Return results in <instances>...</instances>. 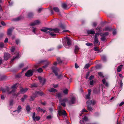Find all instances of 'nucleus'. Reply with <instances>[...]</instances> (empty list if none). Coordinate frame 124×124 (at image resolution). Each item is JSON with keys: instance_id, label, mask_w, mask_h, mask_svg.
I'll list each match as a JSON object with an SVG mask.
<instances>
[{"instance_id": "36", "label": "nucleus", "mask_w": 124, "mask_h": 124, "mask_svg": "<svg viewBox=\"0 0 124 124\" xmlns=\"http://www.w3.org/2000/svg\"><path fill=\"white\" fill-rule=\"evenodd\" d=\"M123 66V65H121L120 66H118V68L117 69V71L118 72H120L121 70V67Z\"/></svg>"}, {"instance_id": "4", "label": "nucleus", "mask_w": 124, "mask_h": 124, "mask_svg": "<svg viewBox=\"0 0 124 124\" xmlns=\"http://www.w3.org/2000/svg\"><path fill=\"white\" fill-rule=\"evenodd\" d=\"M96 104V102L94 100L93 101L91 100H89L86 102V104L87 105H94Z\"/></svg>"}, {"instance_id": "10", "label": "nucleus", "mask_w": 124, "mask_h": 124, "mask_svg": "<svg viewBox=\"0 0 124 124\" xmlns=\"http://www.w3.org/2000/svg\"><path fill=\"white\" fill-rule=\"evenodd\" d=\"M108 34V32H106L104 33H100V35L101 37V39H106L105 37L107 36Z\"/></svg>"}, {"instance_id": "25", "label": "nucleus", "mask_w": 124, "mask_h": 124, "mask_svg": "<svg viewBox=\"0 0 124 124\" xmlns=\"http://www.w3.org/2000/svg\"><path fill=\"white\" fill-rule=\"evenodd\" d=\"M37 97L38 96L37 95H35L34 93L33 94V95L32 96H31L30 100L31 101H33L34 100L35 98Z\"/></svg>"}, {"instance_id": "41", "label": "nucleus", "mask_w": 124, "mask_h": 124, "mask_svg": "<svg viewBox=\"0 0 124 124\" xmlns=\"http://www.w3.org/2000/svg\"><path fill=\"white\" fill-rule=\"evenodd\" d=\"M94 50L96 51H97L101 52L102 51H100V50L99 49V48L97 47H95L94 48Z\"/></svg>"}, {"instance_id": "3", "label": "nucleus", "mask_w": 124, "mask_h": 124, "mask_svg": "<svg viewBox=\"0 0 124 124\" xmlns=\"http://www.w3.org/2000/svg\"><path fill=\"white\" fill-rule=\"evenodd\" d=\"M63 45L65 46L67 45L69 46L71 45V41L70 39H63Z\"/></svg>"}, {"instance_id": "60", "label": "nucleus", "mask_w": 124, "mask_h": 124, "mask_svg": "<svg viewBox=\"0 0 124 124\" xmlns=\"http://www.w3.org/2000/svg\"><path fill=\"white\" fill-rule=\"evenodd\" d=\"M13 100H11L9 102V105H10L12 106L13 105Z\"/></svg>"}, {"instance_id": "5", "label": "nucleus", "mask_w": 124, "mask_h": 124, "mask_svg": "<svg viewBox=\"0 0 124 124\" xmlns=\"http://www.w3.org/2000/svg\"><path fill=\"white\" fill-rule=\"evenodd\" d=\"M68 101V99L67 98H65L63 99H61L60 100L59 102L61 103V105L64 107L66 106L65 102Z\"/></svg>"}, {"instance_id": "7", "label": "nucleus", "mask_w": 124, "mask_h": 124, "mask_svg": "<svg viewBox=\"0 0 124 124\" xmlns=\"http://www.w3.org/2000/svg\"><path fill=\"white\" fill-rule=\"evenodd\" d=\"M53 72L56 76L58 75L57 71H59V69L56 67H53L52 68Z\"/></svg>"}, {"instance_id": "21", "label": "nucleus", "mask_w": 124, "mask_h": 124, "mask_svg": "<svg viewBox=\"0 0 124 124\" xmlns=\"http://www.w3.org/2000/svg\"><path fill=\"white\" fill-rule=\"evenodd\" d=\"M47 30V32H46V33H48L51 36L53 37H54L56 36V34L52 33V32L48 31Z\"/></svg>"}, {"instance_id": "48", "label": "nucleus", "mask_w": 124, "mask_h": 124, "mask_svg": "<svg viewBox=\"0 0 124 124\" xmlns=\"http://www.w3.org/2000/svg\"><path fill=\"white\" fill-rule=\"evenodd\" d=\"M60 27L62 28V29H64L65 28V26L64 25L62 24V23H61L60 25Z\"/></svg>"}, {"instance_id": "58", "label": "nucleus", "mask_w": 124, "mask_h": 124, "mask_svg": "<svg viewBox=\"0 0 124 124\" xmlns=\"http://www.w3.org/2000/svg\"><path fill=\"white\" fill-rule=\"evenodd\" d=\"M107 16L108 17H111L113 15L111 14H107Z\"/></svg>"}, {"instance_id": "53", "label": "nucleus", "mask_w": 124, "mask_h": 124, "mask_svg": "<svg viewBox=\"0 0 124 124\" xmlns=\"http://www.w3.org/2000/svg\"><path fill=\"white\" fill-rule=\"evenodd\" d=\"M15 49V47L13 46L11 48V50L12 52H13L14 51Z\"/></svg>"}, {"instance_id": "30", "label": "nucleus", "mask_w": 124, "mask_h": 124, "mask_svg": "<svg viewBox=\"0 0 124 124\" xmlns=\"http://www.w3.org/2000/svg\"><path fill=\"white\" fill-rule=\"evenodd\" d=\"M79 50V48L77 46H76L74 50V52L75 54H77Z\"/></svg>"}, {"instance_id": "11", "label": "nucleus", "mask_w": 124, "mask_h": 124, "mask_svg": "<svg viewBox=\"0 0 124 124\" xmlns=\"http://www.w3.org/2000/svg\"><path fill=\"white\" fill-rule=\"evenodd\" d=\"M39 21L38 20L35 21L31 23L29 25L30 26H33L35 25H38L39 23Z\"/></svg>"}, {"instance_id": "13", "label": "nucleus", "mask_w": 124, "mask_h": 124, "mask_svg": "<svg viewBox=\"0 0 124 124\" xmlns=\"http://www.w3.org/2000/svg\"><path fill=\"white\" fill-rule=\"evenodd\" d=\"M10 57V54L8 53H5L4 54V57L5 60H7Z\"/></svg>"}, {"instance_id": "54", "label": "nucleus", "mask_w": 124, "mask_h": 124, "mask_svg": "<svg viewBox=\"0 0 124 124\" xmlns=\"http://www.w3.org/2000/svg\"><path fill=\"white\" fill-rule=\"evenodd\" d=\"M38 71L39 72H42L43 70L41 68H39L38 69Z\"/></svg>"}, {"instance_id": "17", "label": "nucleus", "mask_w": 124, "mask_h": 124, "mask_svg": "<svg viewBox=\"0 0 124 124\" xmlns=\"http://www.w3.org/2000/svg\"><path fill=\"white\" fill-rule=\"evenodd\" d=\"M13 31V29L11 28L8 29V30L7 34L8 35H11Z\"/></svg>"}, {"instance_id": "56", "label": "nucleus", "mask_w": 124, "mask_h": 124, "mask_svg": "<svg viewBox=\"0 0 124 124\" xmlns=\"http://www.w3.org/2000/svg\"><path fill=\"white\" fill-rule=\"evenodd\" d=\"M98 75L101 77H103V75L101 72H99L98 73Z\"/></svg>"}, {"instance_id": "28", "label": "nucleus", "mask_w": 124, "mask_h": 124, "mask_svg": "<svg viewBox=\"0 0 124 124\" xmlns=\"http://www.w3.org/2000/svg\"><path fill=\"white\" fill-rule=\"evenodd\" d=\"M34 16V14L32 12H29L28 14V17L29 18H32Z\"/></svg>"}, {"instance_id": "19", "label": "nucleus", "mask_w": 124, "mask_h": 124, "mask_svg": "<svg viewBox=\"0 0 124 124\" xmlns=\"http://www.w3.org/2000/svg\"><path fill=\"white\" fill-rule=\"evenodd\" d=\"M28 90V89L27 88H22L21 89L20 91L22 93H24L26 92Z\"/></svg>"}, {"instance_id": "55", "label": "nucleus", "mask_w": 124, "mask_h": 124, "mask_svg": "<svg viewBox=\"0 0 124 124\" xmlns=\"http://www.w3.org/2000/svg\"><path fill=\"white\" fill-rule=\"evenodd\" d=\"M94 76L93 75H91L89 77V80H91L94 78Z\"/></svg>"}, {"instance_id": "16", "label": "nucleus", "mask_w": 124, "mask_h": 124, "mask_svg": "<svg viewBox=\"0 0 124 124\" xmlns=\"http://www.w3.org/2000/svg\"><path fill=\"white\" fill-rule=\"evenodd\" d=\"M34 94L37 95L38 96V95L41 96L44 94V93L41 91H36L34 93Z\"/></svg>"}, {"instance_id": "44", "label": "nucleus", "mask_w": 124, "mask_h": 124, "mask_svg": "<svg viewBox=\"0 0 124 124\" xmlns=\"http://www.w3.org/2000/svg\"><path fill=\"white\" fill-rule=\"evenodd\" d=\"M68 89H66L63 90V92L65 94H68Z\"/></svg>"}, {"instance_id": "63", "label": "nucleus", "mask_w": 124, "mask_h": 124, "mask_svg": "<svg viewBox=\"0 0 124 124\" xmlns=\"http://www.w3.org/2000/svg\"><path fill=\"white\" fill-rule=\"evenodd\" d=\"M120 85L121 87H122L123 85V84L122 81H120Z\"/></svg>"}, {"instance_id": "33", "label": "nucleus", "mask_w": 124, "mask_h": 124, "mask_svg": "<svg viewBox=\"0 0 124 124\" xmlns=\"http://www.w3.org/2000/svg\"><path fill=\"white\" fill-rule=\"evenodd\" d=\"M112 29L111 28L109 27H107L105 28L104 29V30L105 31H110Z\"/></svg>"}, {"instance_id": "37", "label": "nucleus", "mask_w": 124, "mask_h": 124, "mask_svg": "<svg viewBox=\"0 0 124 124\" xmlns=\"http://www.w3.org/2000/svg\"><path fill=\"white\" fill-rule=\"evenodd\" d=\"M26 110L28 112L30 111L31 110V107L29 105H27L26 107Z\"/></svg>"}, {"instance_id": "57", "label": "nucleus", "mask_w": 124, "mask_h": 124, "mask_svg": "<svg viewBox=\"0 0 124 124\" xmlns=\"http://www.w3.org/2000/svg\"><path fill=\"white\" fill-rule=\"evenodd\" d=\"M1 23L3 26H4L6 25V24L3 21H1Z\"/></svg>"}, {"instance_id": "61", "label": "nucleus", "mask_w": 124, "mask_h": 124, "mask_svg": "<svg viewBox=\"0 0 124 124\" xmlns=\"http://www.w3.org/2000/svg\"><path fill=\"white\" fill-rule=\"evenodd\" d=\"M24 64L23 63H21L19 67L20 68H21L23 67L24 66Z\"/></svg>"}, {"instance_id": "12", "label": "nucleus", "mask_w": 124, "mask_h": 124, "mask_svg": "<svg viewBox=\"0 0 124 124\" xmlns=\"http://www.w3.org/2000/svg\"><path fill=\"white\" fill-rule=\"evenodd\" d=\"M35 116V113L34 112L33 113V115L32 116V118L33 120L35 121H38L40 119V117L39 116Z\"/></svg>"}, {"instance_id": "39", "label": "nucleus", "mask_w": 124, "mask_h": 124, "mask_svg": "<svg viewBox=\"0 0 124 124\" xmlns=\"http://www.w3.org/2000/svg\"><path fill=\"white\" fill-rule=\"evenodd\" d=\"M49 91L50 92H57V91L56 90L53 88H51L49 89Z\"/></svg>"}, {"instance_id": "20", "label": "nucleus", "mask_w": 124, "mask_h": 124, "mask_svg": "<svg viewBox=\"0 0 124 124\" xmlns=\"http://www.w3.org/2000/svg\"><path fill=\"white\" fill-rule=\"evenodd\" d=\"M75 99L74 97H72L71 101L69 102V103L70 104H73L75 102Z\"/></svg>"}, {"instance_id": "35", "label": "nucleus", "mask_w": 124, "mask_h": 124, "mask_svg": "<svg viewBox=\"0 0 124 124\" xmlns=\"http://www.w3.org/2000/svg\"><path fill=\"white\" fill-rule=\"evenodd\" d=\"M27 97V96L26 95H23V97L21 98L22 101L23 102L24 101V100Z\"/></svg>"}, {"instance_id": "52", "label": "nucleus", "mask_w": 124, "mask_h": 124, "mask_svg": "<svg viewBox=\"0 0 124 124\" xmlns=\"http://www.w3.org/2000/svg\"><path fill=\"white\" fill-rule=\"evenodd\" d=\"M116 33V29H114L113 31V34L114 35H115Z\"/></svg>"}, {"instance_id": "9", "label": "nucleus", "mask_w": 124, "mask_h": 124, "mask_svg": "<svg viewBox=\"0 0 124 124\" xmlns=\"http://www.w3.org/2000/svg\"><path fill=\"white\" fill-rule=\"evenodd\" d=\"M17 84H16L12 86L11 87V88L13 89V90L11 91L8 92V94H9L15 91V90L16 89L18 86H17Z\"/></svg>"}, {"instance_id": "40", "label": "nucleus", "mask_w": 124, "mask_h": 124, "mask_svg": "<svg viewBox=\"0 0 124 124\" xmlns=\"http://www.w3.org/2000/svg\"><path fill=\"white\" fill-rule=\"evenodd\" d=\"M101 58L104 62H105L106 61V57L104 55H102L101 56Z\"/></svg>"}, {"instance_id": "32", "label": "nucleus", "mask_w": 124, "mask_h": 124, "mask_svg": "<svg viewBox=\"0 0 124 124\" xmlns=\"http://www.w3.org/2000/svg\"><path fill=\"white\" fill-rule=\"evenodd\" d=\"M53 10L55 12H59L60 10L57 7H54L53 8Z\"/></svg>"}, {"instance_id": "59", "label": "nucleus", "mask_w": 124, "mask_h": 124, "mask_svg": "<svg viewBox=\"0 0 124 124\" xmlns=\"http://www.w3.org/2000/svg\"><path fill=\"white\" fill-rule=\"evenodd\" d=\"M97 25V23L96 22H93V26L95 27Z\"/></svg>"}, {"instance_id": "24", "label": "nucleus", "mask_w": 124, "mask_h": 124, "mask_svg": "<svg viewBox=\"0 0 124 124\" xmlns=\"http://www.w3.org/2000/svg\"><path fill=\"white\" fill-rule=\"evenodd\" d=\"M1 90L4 93L6 92H8L9 90V89L8 87H6V89H5L3 88H1Z\"/></svg>"}, {"instance_id": "62", "label": "nucleus", "mask_w": 124, "mask_h": 124, "mask_svg": "<svg viewBox=\"0 0 124 124\" xmlns=\"http://www.w3.org/2000/svg\"><path fill=\"white\" fill-rule=\"evenodd\" d=\"M46 118L47 119H50L51 118L52 116L50 115H49L47 116Z\"/></svg>"}, {"instance_id": "51", "label": "nucleus", "mask_w": 124, "mask_h": 124, "mask_svg": "<svg viewBox=\"0 0 124 124\" xmlns=\"http://www.w3.org/2000/svg\"><path fill=\"white\" fill-rule=\"evenodd\" d=\"M4 43L2 42L0 43V47L1 48H3L4 47Z\"/></svg>"}, {"instance_id": "64", "label": "nucleus", "mask_w": 124, "mask_h": 124, "mask_svg": "<svg viewBox=\"0 0 124 124\" xmlns=\"http://www.w3.org/2000/svg\"><path fill=\"white\" fill-rule=\"evenodd\" d=\"M90 73L89 72H88L86 74V79H87V78L88 77V76L89 75Z\"/></svg>"}, {"instance_id": "6", "label": "nucleus", "mask_w": 124, "mask_h": 124, "mask_svg": "<svg viewBox=\"0 0 124 124\" xmlns=\"http://www.w3.org/2000/svg\"><path fill=\"white\" fill-rule=\"evenodd\" d=\"M38 78L40 83L42 84V85H43L46 82L45 79L43 78H42L40 76H38Z\"/></svg>"}, {"instance_id": "27", "label": "nucleus", "mask_w": 124, "mask_h": 124, "mask_svg": "<svg viewBox=\"0 0 124 124\" xmlns=\"http://www.w3.org/2000/svg\"><path fill=\"white\" fill-rule=\"evenodd\" d=\"M87 33L88 34H94L95 33V31L93 30H88L87 31Z\"/></svg>"}, {"instance_id": "23", "label": "nucleus", "mask_w": 124, "mask_h": 124, "mask_svg": "<svg viewBox=\"0 0 124 124\" xmlns=\"http://www.w3.org/2000/svg\"><path fill=\"white\" fill-rule=\"evenodd\" d=\"M37 110L38 112L40 111L43 112V113H44L46 111L45 110L39 107H38L37 109Z\"/></svg>"}, {"instance_id": "26", "label": "nucleus", "mask_w": 124, "mask_h": 124, "mask_svg": "<svg viewBox=\"0 0 124 124\" xmlns=\"http://www.w3.org/2000/svg\"><path fill=\"white\" fill-rule=\"evenodd\" d=\"M19 54L18 53H17L16 54V57H13V59L11 61V62H12L14 61L16 59H18L19 58Z\"/></svg>"}, {"instance_id": "14", "label": "nucleus", "mask_w": 124, "mask_h": 124, "mask_svg": "<svg viewBox=\"0 0 124 124\" xmlns=\"http://www.w3.org/2000/svg\"><path fill=\"white\" fill-rule=\"evenodd\" d=\"M94 45L95 46H98L100 45V43L98 39H95L94 41Z\"/></svg>"}, {"instance_id": "43", "label": "nucleus", "mask_w": 124, "mask_h": 124, "mask_svg": "<svg viewBox=\"0 0 124 124\" xmlns=\"http://www.w3.org/2000/svg\"><path fill=\"white\" fill-rule=\"evenodd\" d=\"M100 35V33L97 32L94 35V39H98V37Z\"/></svg>"}, {"instance_id": "15", "label": "nucleus", "mask_w": 124, "mask_h": 124, "mask_svg": "<svg viewBox=\"0 0 124 124\" xmlns=\"http://www.w3.org/2000/svg\"><path fill=\"white\" fill-rule=\"evenodd\" d=\"M56 96L60 101V100L61 99V98L62 97V94L60 93H58L56 94Z\"/></svg>"}, {"instance_id": "47", "label": "nucleus", "mask_w": 124, "mask_h": 124, "mask_svg": "<svg viewBox=\"0 0 124 124\" xmlns=\"http://www.w3.org/2000/svg\"><path fill=\"white\" fill-rule=\"evenodd\" d=\"M36 30V28L34 27H32V31L35 34H36L35 31Z\"/></svg>"}, {"instance_id": "38", "label": "nucleus", "mask_w": 124, "mask_h": 124, "mask_svg": "<svg viewBox=\"0 0 124 124\" xmlns=\"http://www.w3.org/2000/svg\"><path fill=\"white\" fill-rule=\"evenodd\" d=\"M87 109L91 111H92L93 110V109L90 105H87Z\"/></svg>"}, {"instance_id": "49", "label": "nucleus", "mask_w": 124, "mask_h": 124, "mask_svg": "<svg viewBox=\"0 0 124 124\" xmlns=\"http://www.w3.org/2000/svg\"><path fill=\"white\" fill-rule=\"evenodd\" d=\"M57 60L59 62V63H61L62 62V61L61 60V59H60V58L59 57H58L57 58Z\"/></svg>"}, {"instance_id": "18", "label": "nucleus", "mask_w": 124, "mask_h": 124, "mask_svg": "<svg viewBox=\"0 0 124 124\" xmlns=\"http://www.w3.org/2000/svg\"><path fill=\"white\" fill-rule=\"evenodd\" d=\"M83 120H80V123H83L85 124L84 121H86L88 120V118L86 116L84 117V118H83Z\"/></svg>"}, {"instance_id": "42", "label": "nucleus", "mask_w": 124, "mask_h": 124, "mask_svg": "<svg viewBox=\"0 0 124 124\" xmlns=\"http://www.w3.org/2000/svg\"><path fill=\"white\" fill-rule=\"evenodd\" d=\"M38 86V85L36 83H33L31 84V88L37 87Z\"/></svg>"}, {"instance_id": "34", "label": "nucleus", "mask_w": 124, "mask_h": 124, "mask_svg": "<svg viewBox=\"0 0 124 124\" xmlns=\"http://www.w3.org/2000/svg\"><path fill=\"white\" fill-rule=\"evenodd\" d=\"M62 7L64 9H66L67 7V5L65 3H63L62 4Z\"/></svg>"}, {"instance_id": "46", "label": "nucleus", "mask_w": 124, "mask_h": 124, "mask_svg": "<svg viewBox=\"0 0 124 124\" xmlns=\"http://www.w3.org/2000/svg\"><path fill=\"white\" fill-rule=\"evenodd\" d=\"M85 45L88 46H90L93 45V44L92 43L87 42L85 44Z\"/></svg>"}, {"instance_id": "45", "label": "nucleus", "mask_w": 124, "mask_h": 124, "mask_svg": "<svg viewBox=\"0 0 124 124\" xmlns=\"http://www.w3.org/2000/svg\"><path fill=\"white\" fill-rule=\"evenodd\" d=\"M90 65L89 63H87L85 65V66L84 68L85 69H87L89 68L90 66Z\"/></svg>"}, {"instance_id": "50", "label": "nucleus", "mask_w": 124, "mask_h": 124, "mask_svg": "<svg viewBox=\"0 0 124 124\" xmlns=\"http://www.w3.org/2000/svg\"><path fill=\"white\" fill-rule=\"evenodd\" d=\"M90 94L88 93V94L86 96V98L87 99H88L89 98L90 96Z\"/></svg>"}, {"instance_id": "8", "label": "nucleus", "mask_w": 124, "mask_h": 124, "mask_svg": "<svg viewBox=\"0 0 124 124\" xmlns=\"http://www.w3.org/2000/svg\"><path fill=\"white\" fill-rule=\"evenodd\" d=\"M33 75V72L31 70H28L25 74V76L27 77L31 76Z\"/></svg>"}, {"instance_id": "1", "label": "nucleus", "mask_w": 124, "mask_h": 124, "mask_svg": "<svg viewBox=\"0 0 124 124\" xmlns=\"http://www.w3.org/2000/svg\"><path fill=\"white\" fill-rule=\"evenodd\" d=\"M40 30L41 31L44 32H47V30L50 31H53L55 33H57L59 32V30L57 28H55L54 29H52L51 28H44L41 29Z\"/></svg>"}, {"instance_id": "31", "label": "nucleus", "mask_w": 124, "mask_h": 124, "mask_svg": "<svg viewBox=\"0 0 124 124\" xmlns=\"http://www.w3.org/2000/svg\"><path fill=\"white\" fill-rule=\"evenodd\" d=\"M103 84H105V85L106 87H108V84L107 82H106V80L105 79H103L102 80Z\"/></svg>"}, {"instance_id": "22", "label": "nucleus", "mask_w": 124, "mask_h": 124, "mask_svg": "<svg viewBox=\"0 0 124 124\" xmlns=\"http://www.w3.org/2000/svg\"><path fill=\"white\" fill-rule=\"evenodd\" d=\"M22 19V17L21 16H20L14 19L13 20L15 21H18L21 20Z\"/></svg>"}, {"instance_id": "2", "label": "nucleus", "mask_w": 124, "mask_h": 124, "mask_svg": "<svg viewBox=\"0 0 124 124\" xmlns=\"http://www.w3.org/2000/svg\"><path fill=\"white\" fill-rule=\"evenodd\" d=\"M59 110L58 111V114L59 116L63 115L65 116H66V111L64 110H62L61 106H58Z\"/></svg>"}, {"instance_id": "29", "label": "nucleus", "mask_w": 124, "mask_h": 124, "mask_svg": "<svg viewBox=\"0 0 124 124\" xmlns=\"http://www.w3.org/2000/svg\"><path fill=\"white\" fill-rule=\"evenodd\" d=\"M22 107L21 106L19 105L18 106L17 108V110H16L15 111H14L13 112H15L16 111H17L18 112V113H19L20 112L21 110L22 109Z\"/></svg>"}]
</instances>
